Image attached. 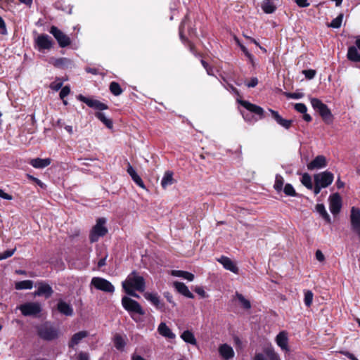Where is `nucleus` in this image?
<instances>
[{"label":"nucleus","mask_w":360,"mask_h":360,"mask_svg":"<svg viewBox=\"0 0 360 360\" xmlns=\"http://www.w3.org/2000/svg\"><path fill=\"white\" fill-rule=\"evenodd\" d=\"M122 304L124 309L129 313L131 318L135 322L139 323L143 321V319L137 315H144L145 311L137 301L124 296L122 298Z\"/></svg>","instance_id":"f257e3e1"},{"label":"nucleus","mask_w":360,"mask_h":360,"mask_svg":"<svg viewBox=\"0 0 360 360\" xmlns=\"http://www.w3.org/2000/svg\"><path fill=\"white\" fill-rule=\"evenodd\" d=\"M37 332L40 338L46 341L53 340L58 337V330L49 322L38 326Z\"/></svg>","instance_id":"f03ea898"},{"label":"nucleus","mask_w":360,"mask_h":360,"mask_svg":"<svg viewBox=\"0 0 360 360\" xmlns=\"http://www.w3.org/2000/svg\"><path fill=\"white\" fill-rule=\"evenodd\" d=\"M310 101L311 106L315 110H316L319 113L323 120L326 124L332 123L333 116L328 106L326 104H324L321 100L316 98H311Z\"/></svg>","instance_id":"7ed1b4c3"},{"label":"nucleus","mask_w":360,"mask_h":360,"mask_svg":"<svg viewBox=\"0 0 360 360\" xmlns=\"http://www.w3.org/2000/svg\"><path fill=\"white\" fill-rule=\"evenodd\" d=\"M123 283H127V285L131 289L134 288L139 292H143L145 290V281L143 277L137 275L135 271L131 273Z\"/></svg>","instance_id":"20e7f679"},{"label":"nucleus","mask_w":360,"mask_h":360,"mask_svg":"<svg viewBox=\"0 0 360 360\" xmlns=\"http://www.w3.org/2000/svg\"><path fill=\"white\" fill-rule=\"evenodd\" d=\"M25 316H35L41 313V305L38 302H26L18 307Z\"/></svg>","instance_id":"39448f33"},{"label":"nucleus","mask_w":360,"mask_h":360,"mask_svg":"<svg viewBox=\"0 0 360 360\" xmlns=\"http://www.w3.org/2000/svg\"><path fill=\"white\" fill-rule=\"evenodd\" d=\"M49 32L56 39L60 47L65 48L71 44L70 38L63 32L59 30L57 27L51 26Z\"/></svg>","instance_id":"423d86ee"},{"label":"nucleus","mask_w":360,"mask_h":360,"mask_svg":"<svg viewBox=\"0 0 360 360\" xmlns=\"http://www.w3.org/2000/svg\"><path fill=\"white\" fill-rule=\"evenodd\" d=\"M91 285H94L96 289L109 293L115 291L114 285L108 280L101 277H94L91 279Z\"/></svg>","instance_id":"0eeeda50"},{"label":"nucleus","mask_w":360,"mask_h":360,"mask_svg":"<svg viewBox=\"0 0 360 360\" xmlns=\"http://www.w3.org/2000/svg\"><path fill=\"white\" fill-rule=\"evenodd\" d=\"M53 41L48 34H42L34 39L35 48L39 51L49 50L52 48Z\"/></svg>","instance_id":"6e6552de"},{"label":"nucleus","mask_w":360,"mask_h":360,"mask_svg":"<svg viewBox=\"0 0 360 360\" xmlns=\"http://www.w3.org/2000/svg\"><path fill=\"white\" fill-rule=\"evenodd\" d=\"M314 178L315 183L319 184L321 187L326 188L333 181L334 175L330 172L325 171L315 174Z\"/></svg>","instance_id":"1a4fd4ad"},{"label":"nucleus","mask_w":360,"mask_h":360,"mask_svg":"<svg viewBox=\"0 0 360 360\" xmlns=\"http://www.w3.org/2000/svg\"><path fill=\"white\" fill-rule=\"evenodd\" d=\"M77 98L80 101H82L84 103H86L89 107L94 108L95 110H103L108 108L106 104L101 103L98 100L85 97L81 94L77 96Z\"/></svg>","instance_id":"9d476101"},{"label":"nucleus","mask_w":360,"mask_h":360,"mask_svg":"<svg viewBox=\"0 0 360 360\" xmlns=\"http://www.w3.org/2000/svg\"><path fill=\"white\" fill-rule=\"evenodd\" d=\"M342 207V198L338 193H334L329 197V208L334 215L338 214Z\"/></svg>","instance_id":"9b49d317"},{"label":"nucleus","mask_w":360,"mask_h":360,"mask_svg":"<svg viewBox=\"0 0 360 360\" xmlns=\"http://www.w3.org/2000/svg\"><path fill=\"white\" fill-rule=\"evenodd\" d=\"M36 286H37V290L34 292V296H44L45 298H49L53 293L52 288L44 282H37Z\"/></svg>","instance_id":"f8f14e48"},{"label":"nucleus","mask_w":360,"mask_h":360,"mask_svg":"<svg viewBox=\"0 0 360 360\" xmlns=\"http://www.w3.org/2000/svg\"><path fill=\"white\" fill-rule=\"evenodd\" d=\"M240 104L247 109L250 112H252L259 116V119H262L264 117V109L257 105L252 104L248 101H240Z\"/></svg>","instance_id":"ddd939ff"},{"label":"nucleus","mask_w":360,"mask_h":360,"mask_svg":"<svg viewBox=\"0 0 360 360\" xmlns=\"http://www.w3.org/2000/svg\"><path fill=\"white\" fill-rule=\"evenodd\" d=\"M216 259L223 266L225 269L229 270L234 274H238L239 269L236 264L228 257L221 256L219 258H217Z\"/></svg>","instance_id":"4468645a"},{"label":"nucleus","mask_w":360,"mask_h":360,"mask_svg":"<svg viewBox=\"0 0 360 360\" xmlns=\"http://www.w3.org/2000/svg\"><path fill=\"white\" fill-rule=\"evenodd\" d=\"M326 158L323 155H318L307 165V168L309 170L319 169L326 167Z\"/></svg>","instance_id":"2eb2a0df"},{"label":"nucleus","mask_w":360,"mask_h":360,"mask_svg":"<svg viewBox=\"0 0 360 360\" xmlns=\"http://www.w3.org/2000/svg\"><path fill=\"white\" fill-rule=\"evenodd\" d=\"M108 232L105 226H93L89 238L91 243L96 242L101 236H105Z\"/></svg>","instance_id":"dca6fc26"},{"label":"nucleus","mask_w":360,"mask_h":360,"mask_svg":"<svg viewBox=\"0 0 360 360\" xmlns=\"http://www.w3.org/2000/svg\"><path fill=\"white\" fill-rule=\"evenodd\" d=\"M269 111L271 113L272 117L279 125H281V127H284L286 129L290 128L292 123V120H286L283 118L277 111H275L272 109H269Z\"/></svg>","instance_id":"f3484780"},{"label":"nucleus","mask_w":360,"mask_h":360,"mask_svg":"<svg viewBox=\"0 0 360 360\" xmlns=\"http://www.w3.org/2000/svg\"><path fill=\"white\" fill-rule=\"evenodd\" d=\"M57 309L60 314L67 316H72L74 314L72 306L62 300L58 301L57 304Z\"/></svg>","instance_id":"a211bd4d"},{"label":"nucleus","mask_w":360,"mask_h":360,"mask_svg":"<svg viewBox=\"0 0 360 360\" xmlns=\"http://www.w3.org/2000/svg\"><path fill=\"white\" fill-rule=\"evenodd\" d=\"M127 172L129 174V175L131 176L134 182L139 186V187L142 188H146L145 184L140 177V176L136 173V170L134 169V167L130 165L129 162L127 164Z\"/></svg>","instance_id":"6ab92c4d"},{"label":"nucleus","mask_w":360,"mask_h":360,"mask_svg":"<svg viewBox=\"0 0 360 360\" xmlns=\"http://www.w3.org/2000/svg\"><path fill=\"white\" fill-rule=\"evenodd\" d=\"M219 352L221 356L225 360L232 359L235 354L233 348L227 344L221 345L219 347Z\"/></svg>","instance_id":"aec40b11"},{"label":"nucleus","mask_w":360,"mask_h":360,"mask_svg":"<svg viewBox=\"0 0 360 360\" xmlns=\"http://www.w3.org/2000/svg\"><path fill=\"white\" fill-rule=\"evenodd\" d=\"M144 297L150 302L157 309H162L164 304L161 302L157 293L145 292Z\"/></svg>","instance_id":"412c9836"},{"label":"nucleus","mask_w":360,"mask_h":360,"mask_svg":"<svg viewBox=\"0 0 360 360\" xmlns=\"http://www.w3.org/2000/svg\"><path fill=\"white\" fill-rule=\"evenodd\" d=\"M174 286L175 287L178 292L183 295L184 296L188 298L194 297L193 294L190 292L188 288L184 283L175 281L174 283Z\"/></svg>","instance_id":"4be33fe9"},{"label":"nucleus","mask_w":360,"mask_h":360,"mask_svg":"<svg viewBox=\"0 0 360 360\" xmlns=\"http://www.w3.org/2000/svg\"><path fill=\"white\" fill-rule=\"evenodd\" d=\"M51 162L50 158L41 159L39 158L32 159L30 164L34 168L42 169L49 166Z\"/></svg>","instance_id":"5701e85b"},{"label":"nucleus","mask_w":360,"mask_h":360,"mask_svg":"<svg viewBox=\"0 0 360 360\" xmlns=\"http://www.w3.org/2000/svg\"><path fill=\"white\" fill-rule=\"evenodd\" d=\"M347 57L350 61L360 63V53L356 46H351L348 48Z\"/></svg>","instance_id":"b1692460"},{"label":"nucleus","mask_w":360,"mask_h":360,"mask_svg":"<svg viewBox=\"0 0 360 360\" xmlns=\"http://www.w3.org/2000/svg\"><path fill=\"white\" fill-rule=\"evenodd\" d=\"M277 345L285 351H288V336L287 333L284 331L280 332L276 338Z\"/></svg>","instance_id":"393cba45"},{"label":"nucleus","mask_w":360,"mask_h":360,"mask_svg":"<svg viewBox=\"0 0 360 360\" xmlns=\"http://www.w3.org/2000/svg\"><path fill=\"white\" fill-rule=\"evenodd\" d=\"M158 333L163 337L169 339H174L175 335L172 333L171 329L166 325L165 323H160L158 328Z\"/></svg>","instance_id":"a878e982"},{"label":"nucleus","mask_w":360,"mask_h":360,"mask_svg":"<svg viewBox=\"0 0 360 360\" xmlns=\"http://www.w3.org/2000/svg\"><path fill=\"white\" fill-rule=\"evenodd\" d=\"M88 333L85 330L79 331L74 334L68 344L69 347L73 348L75 345H78L80 341L87 337Z\"/></svg>","instance_id":"bb28decb"},{"label":"nucleus","mask_w":360,"mask_h":360,"mask_svg":"<svg viewBox=\"0 0 360 360\" xmlns=\"http://www.w3.org/2000/svg\"><path fill=\"white\" fill-rule=\"evenodd\" d=\"M262 8L265 13H273L276 10V6L272 0H264Z\"/></svg>","instance_id":"cd10ccee"},{"label":"nucleus","mask_w":360,"mask_h":360,"mask_svg":"<svg viewBox=\"0 0 360 360\" xmlns=\"http://www.w3.org/2000/svg\"><path fill=\"white\" fill-rule=\"evenodd\" d=\"M174 183L173 172L171 171L165 172L162 180L161 186L163 188H166L168 186L172 185Z\"/></svg>","instance_id":"c85d7f7f"},{"label":"nucleus","mask_w":360,"mask_h":360,"mask_svg":"<svg viewBox=\"0 0 360 360\" xmlns=\"http://www.w3.org/2000/svg\"><path fill=\"white\" fill-rule=\"evenodd\" d=\"M51 63L56 68H63L70 65L71 60L66 58H51Z\"/></svg>","instance_id":"c756f323"},{"label":"nucleus","mask_w":360,"mask_h":360,"mask_svg":"<svg viewBox=\"0 0 360 360\" xmlns=\"http://www.w3.org/2000/svg\"><path fill=\"white\" fill-rule=\"evenodd\" d=\"M350 218L352 225H360V210L352 207L351 209Z\"/></svg>","instance_id":"7c9ffc66"},{"label":"nucleus","mask_w":360,"mask_h":360,"mask_svg":"<svg viewBox=\"0 0 360 360\" xmlns=\"http://www.w3.org/2000/svg\"><path fill=\"white\" fill-rule=\"evenodd\" d=\"M181 338L187 343L193 345H196L197 341L192 332L189 330H185L181 335Z\"/></svg>","instance_id":"2f4dec72"},{"label":"nucleus","mask_w":360,"mask_h":360,"mask_svg":"<svg viewBox=\"0 0 360 360\" xmlns=\"http://www.w3.org/2000/svg\"><path fill=\"white\" fill-rule=\"evenodd\" d=\"M172 275L174 276L184 278L189 281H192L194 279V275L193 274L185 271L173 270L172 271Z\"/></svg>","instance_id":"473e14b6"},{"label":"nucleus","mask_w":360,"mask_h":360,"mask_svg":"<svg viewBox=\"0 0 360 360\" xmlns=\"http://www.w3.org/2000/svg\"><path fill=\"white\" fill-rule=\"evenodd\" d=\"M95 115L108 129H112V126H113L112 121L110 119L106 117V116L105 115V114L103 112H96Z\"/></svg>","instance_id":"72a5a7b5"},{"label":"nucleus","mask_w":360,"mask_h":360,"mask_svg":"<svg viewBox=\"0 0 360 360\" xmlns=\"http://www.w3.org/2000/svg\"><path fill=\"white\" fill-rule=\"evenodd\" d=\"M33 287V281L30 280H25L16 282L15 288L16 290L32 289Z\"/></svg>","instance_id":"f704fd0d"},{"label":"nucleus","mask_w":360,"mask_h":360,"mask_svg":"<svg viewBox=\"0 0 360 360\" xmlns=\"http://www.w3.org/2000/svg\"><path fill=\"white\" fill-rule=\"evenodd\" d=\"M316 210L317 213L319 214V215L323 218L326 221V222L329 223L330 222V216L328 214L325 206L323 204H318L316 206Z\"/></svg>","instance_id":"c9c22d12"},{"label":"nucleus","mask_w":360,"mask_h":360,"mask_svg":"<svg viewBox=\"0 0 360 360\" xmlns=\"http://www.w3.org/2000/svg\"><path fill=\"white\" fill-rule=\"evenodd\" d=\"M186 17H185V18L183 20V21L181 22V25L179 27V35H180V38L183 41H186L188 43V46L189 47V49L190 51L194 54L196 56V53H195V49H194V46L189 41H188L185 37L183 35V26L185 24V22H186Z\"/></svg>","instance_id":"e433bc0d"},{"label":"nucleus","mask_w":360,"mask_h":360,"mask_svg":"<svg viewBox=\"0 0 360 360\" xmlns=\"http://www.w3.org/2000/svg\"><path fill=\"white\" fill-rule=\"evenodd\" d=\"M284 184V179L281 174H276L275 177V183L274 185V188L278 192H281L283 190V186Z\"/></svg>","instance_id":"4c0bfd02"},{"label":"nucleus","mask_w":360,"mask_h":360,"mask_svg":"<svg viewBox=\"0 0 360 360\" xmlns=\"http://www.w3.org/2000/svg\"><path fill=\"white\" fill-rule=\"evenodd\" d=\"M302 184L308 189L313 188L311 177L308 173L303 174L301 179Z\"/></svg>","instance_id":"58836bf2"},{"label":"nucleus","mask_w":360,"mask_h":360,"mask_svg":"<svg viewBox=\"0 0 360 360\" xmlns=\"http://www.w3.org/2000/svg\"><path fill=\"white\" fill-rule=\"evenodd\" d=\"M110 91L115 96H120L122 93L120 85L115 82H112L110 84Z\"/></svg>","instance_id":"ea45409f"},{"label":"nucleus","mask_w":360,"mask_h":360,"mask_svg":"<svg viewBox=\"0 0 360 360\" xmlns=\"http://www.w3.org/2000/svg\"><path fill=\"white\" fill-rule=\"evenodd\" d=\"M236 297L240 301V304H242L243 307L245 309H249L251 307V304L249 300H246L243 295L240 293L236 292Z\"/></svg>","instance_id":"a19ab883"},{"label":"nucleus","mask_w":360,"mask_h":360,"mask_svg":"<svg viewBox=\"0 0 360 360\" xmlns=\"http://www.w3.org/2000/svg\"><path fill=\"white\" fill-rule=\"evenodd\" d=\"M342 19H343V14L340 13L331 21V22L330 23V25L328 26L331 27L333 28H339L341 26Z\"/></svg>","instance_id":"79ce46f5"},{"label":"nucleus","mask_w":360,"mask_h":360,"mask_svg":"<svg viewBox=\"0 0 360 360\" xmlns=\"http://www.w3.org/2000/svg\"><path fill=\"white\" fill-rule=\"evenodd\" d=\"M115 346L117 349H122L124 345L125 342L124 339L120 335H116L114 338Z\"/></svg>","instance_id":"37998d69"},{"label":"nucleus","mask_w":360,"mask_h":360,"mask_svg":"<svg viewBox=\"0 0 360 360\" xmlns=\"http://www.w3.org/2000/svg\"><path fill=\"white\" fill-rule=\"evenodd\" d=\"M283 192L286 195L296 196L297 193L293 186L290 184H286L283 188Z\"/></svg>","instance_id":"c03bdc74"},{"label":"nucleus","mask_w":360,"mask_h":360,"mask_svg":"<svg viewBox=\"0 0 360 360\" xmlns=\"http://www.w3.org/2000/svg\"><path fill=\"white\" fill-rule=\"evenodd\" d=\"M313 293L311 290L304 292V304L307 307H310L313 301Z\"/></svg>","instance_id":"a18cd8bd"},{"label":"nucleus","mask_w":360,"mask_h":360,"mask_svg":"<svg viewBox=\"0 0 360 360\" xmlns=\"http://www.w3.org/2000/svg\"><path fill=\"white\" fill-rule=\"evenodd\" d=\"M122 288L125 292L129 295L136 298L139 297V295L137 293H136L132 289H131L127 285V283H122Z\"/></svg>","instance_id":"49530a36"},{"label":"nucleus","mask_w":360,"mask_h":360,"mask_svg":"<svg viewBox=\"0 0 360 360\" xmlns=\"http://www.w3.org/2000/svg\"><path fill=\"white\" fill-rule=\"evenodd\" d=\"M15 251V249L7 250L0 254V260L6 259L11 257Z\"/></svg>","instance_id":"de8ad7c7"},{"label":"nucleus","mask_w":360,"mask_h":360,"mask_svg":"<svg viewBox=\"0 0 360 360\" xmlns=\"http://www.w3.org/2000/svg\"><path fill=\"white\" fill-rule=\"evenodd\" d=\"M284 95L288 98H292V99H300L304 96V94L302 93H289V92H285Z\"/></svg>","instance_id":"09e8293b"},{"label":"nucleus","mask_w":360,"mask_h":360,"mask_svg":"<svg viewBox=\"0 0 360 360\" xmlns=\"http://www.w3.org/2000/svg\"><path fill=\"white\" fill-rule=\"evenodd\" d=\"M294 108L297 112L302 114H305V112H307V108L306 105L304 103H296Z\"/></svg>","instance_id":"8fccbe9b"},{"label":"nucleus","mask_w":360,"mask_h":360,"mask_svg":"<svg viewBox=\"0 0 360 360\" xmlns=\"http://www.w3.org/2000/svg\"><path fill=\"white\" fill-rule=\"evenodd\" d=\"M302 74L304 75L305 77L308 79H313L316 75V71L314 70H304Z\"/></svg>","instance_id":"3c124183"},{"label":"nucleus","mask_w":360,"mask_h":360,"mask_svg":"<svg viewBox=\"0 0 360 360\" xmlns=\"http://www.w3.org/2000/svg\"><path fill=\"white\" fill-rule=\"evenodd\" d=\"M70 93V89L68 86H63L60 92V98L63 100Z\"/></svg>","instance_id":"603ef678"},{"label":"nucleus","mask_w":360,"mask_h":360,"mask_svg":"<svg viewBox=\"0 0 360 360\" xmlns=\"http://www.w3.org/2000/svg\"><path fill=\"white\" fill-rule=\"evenodd\" d=\"M7 29L4 20L0 16V34L6 35Z\"/></svg>","instance_id":"864d4df0"},{"label":"nucleus","mask_w":360,"mask_h":360,"mask_svg":"<svg viewBox=\"0 0 360 360\" xmlns=\"http://www.w3.org/2000/svg\"><path fill=\"white\" fill-rule=\"evenodd\" d=\"M201 63L204 68L206 70L207 75L212 76L214 75L212 68L210 67L207 62H205L204 60H201Z\"/></svg>","instance_id":"5fc2aeb1"},{"label":"nucleus","mask_w":360,"mask_h":360,"mask_svg":"<svg viewBox=\"0 0 360 360\" xmlns=\"http://www.w3.org/2000/svg\"><path fill=\"white\" fill-rule=\"evenodd\" d=\"M266 354L270 360H280V358L278 356V354L273 350L267 351Z\"/></svg>","instance_id":"6e6d98bb"},{"label":"nucleus","mask_w":360,"mask_h":360,"mask_svg":"<svg viewBox=\"0 0 360 360\" xmlns=\"http://www.w3.org/2000/svg\"><path fill=\"white\" fill-rule=\"evenodd\" d=\"M295 2L300 8H306L310 5L307 0H295Z\"/></svg>","instance_id":"4d7b16f0"},{"label":"nucleus","mask_w":360,"mask_h":360,"mask_svg":"<svg viewBox=\"0 0 360 360\" xmlns=\"http://www.w3.org/2000/svg\"><path fill=\"white\" fill-rule=\"evenodd\" d=\"M258 84V79L257 77H252L250 81L246 83V86L249 88L255 87Z\"/></svg>","instance_id":"13d9d810"},{"label":"nucleus","mask_w":360,"mask_h":360,"mask_svg":"<svg viewBox=\"0 0 360 360\" xmlns=\"http://www.w3.org/2000/svg\"><path fill=\"white\" fill-rule=\"evenodd\" d=\"M238 44H239V46H240V49H241L242 51L245 53V56H247L250 60H252L253 56H252V54L248 51V49H247L245 46H243V45H242V44H240V43H238Z\"/></svg>","instance_id":"bf43d9fd"},{"label":"nucleus","mask_w":360,"mask_h":360,"mask_svg":"<svg viewBox=\"0 0 360 360\" xmlns=\"http://www.w3.org/2000/svg\"><path fill=\"white\" fill-rule=\"evenodd\" d=\"M316 259L321 262H323L325 259V257L320 250H317L316 252Z\"/></svg>","instance_id":"052dcab7"},{"label":"nucleus","mask_w":360,"mask_h":360,"mask_svg":"<svg viewBox=\"0 0 360 360\" xmlns=\"http://www.w3.org/2000/svg\"><path fill=\"white\" fill-rule=\"evenodd\" d=\"M0 198L6 200H11L13 199V197L11 195L5 193L2 189H0Z\"/></svg>","instance_id":"680f3d73"},{"label":"nucleus","mask_w":360,"mask_h":360,"mask_svg":"<svg viewBox=\"0 0 360 360\" xmlns=\"http://www.w3.org/2000/svg\"><path fill=\"white\" fill-rule=\"evenodd\" d=\"M340 353L342 354L343 355H345V356H347V358H349L350 360H358V359L356 358L353 354H352L349 352L342 351V352H340Z\"/></svg>","instance_id":"e2e57ef3"},{"label":"nucleus","mask_w":360,"mask_h":360,"mask_svg":"<svg viewBox=\"0 0 360 360\" xmlns=\"http://www.w3.org/2000/svg\"><path fill=\"white\" fill-rule=\"evenodd\" d=\"M195 292L196 293H198V295H200L201 297H205L207 295H206V292L204 290V289L201 287H196L195 288Z\"/></svg>","instance_id":"0e129e2a"},{"label":"nucleus","mask_w":360,"mask_h":360,"mask_svg":"<svg viewBox=\"0 0 360 360\" xmlns=\"http://www.w3.org/2000/svg\"><path fill=\"white\" fill-rule=\"evenodd\" d=\"M78 360H89V354L86 352H79L77 356Z\"/></svg>","instance_id":"69168bd1"},{"label":"nucleus","mask_w":360,"mask_h":360,"mask_svg":"<svg viewBox=\"0 0 360 360\" xmlns=\"http://www.w3.org/2000/svg\"><path fill=\"white\" fill-rule=\"evenodd\" d=\"M62 87V83L59 82L57 84L53 83L51 84V88L54 91H58Z\"/></svg>","instance_id":"338daca9"},{"label":"nucleus","mask_w":360,"mask_h":360,"mask_svg":"<svg viewBox=\"0 0 360 360\" xmlns=\"http://www.w3.org/2000/svg\"><path fill=\"white\" fill-rule=\"evenodd\" d=\"M254 360H267L265 356L262 353H257L254 357Z\"/></svg>","instance_id":"774afa93"}]
</instances>
